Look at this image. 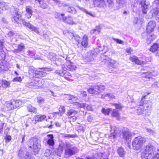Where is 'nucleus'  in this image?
<instances>
[{
  "instance_id": "338daca9",
  "label": "nucleus",
  "mask_w": 159,
  "mask_h": 159,
  "mask_svg": "<svg viewBox=\"0 0 159 159\" xmlns=\"http://www.w3.org/2000/svg\"><path fill=\"white\" fill-rule=\"evenodd\" d=\"M14 33L12 32V31H9L8 33L6 34L7 36L9 37H12L14 35Z\"/></svg>"
},
{
  "instance_id": "dca6fc26",
  "label": "nucleus",
  "mask_w": 159,
  "mask_h": 159,
  "mask_svg": "<svg viewBox=\"0 0 159 159\" xmlns=\"http://www.w3.org/2000/svg\"><path fill=\"white\" fill-rule=\"evenodd\" d=\"M47 137H48L47 141V144L50 146H53L54 145L55 142L53 134H48Z\"/></svg>"
},
{
  "instance_id": "603ef678",
  "label": "nucleus",
  "mask_w": 159,
  "mask_h": 159,
  "mask_svg": "<svg viewBox=\"0 0 159 159\" xmlns=\"http://www.w3.org/2000/svg\"><path fill=\"white\" fill-rule=\"evenodd\" d=\"M7 4L5 2H2L0 3V8L2 10H5L7 6Z\"/></svg>"
},
{
  "instance_id": "423d86ee",
  "label": "nucleus",
  "mask_w": 159,
  "mask_h": 159,
  "mask_svg": "<svg viewBox=\"0 0 159 159\" xmlns=\"http://www.w3.org/2000/svg\"><path fill=\"white\" fill-rule=\"evenodd\" d=\"M13 17L11 20L12 22L17 23H20L23 20L21 19L20 12L19 11L18 9L16 8L14 9V11L12 14Z\"/></svg>"
},
{
  "instance_id": "473e14b6",
  "label": "nucleus",
  "mask_w": 159,
  "mask_h": 159,
  "mask_svg": "<svg viewBox=\"0 0 159 159\" xmlns=\"http://www.w3.org/2000/svg\"><path fill=\"white\" fill-rule=\"evenodd\" d=\"M141 159H149L150 154L143 150L141 154Z\"/></svg>"
},
{
  "instance_id": "3c124183",
  "label": "nucleus",
  "mask_w": 159,
  "mask_h": 159,
  "mask_svg": "<svg viewBox=\"0 0 159 159\" xmlns=\"http://www.w3.org/2000/svg\"><path fill=\"white\" fill-rule=\"evenodd\" d=\"M22 23L25 25L26 26L28 27L30 29L31 28V27L32 26V25L31 24H30L29 23L26 22L25 20H23L21 22Z\"/></svg>"
},
{
  "instance_id": "0e129e2a",
  "label": "nucleus",
  "mask_w": 159,
  "mask_h": 159,
  "mask_svg": "<svg viewBox=\"0 0 159 159\" xmlns=\"http://www.w3.org/2000/svg\"><path fill=\"white\" fill-rule=\"evenodd\" d=\"M22 80V78L21 77H15L13 80V81L14 82H16V81H18V82H20Z\"/></svg>"
},
{
  "instance_id": "6ab92c4d",
  "label": "nucleus",
  "mask_w": 159,
  "mask_h": 159,
  "mask_svg": "<svg viewBox=\"0 0 159 159\" xmlns=\"http://www.w3.org/2000/svg\"><path fill=\"white\" fill-rule=\"evenodd\" d=\"M68 65H66V66H64V69L67 70L73 71L76 69V66L73 65V63H71L70 61L69 62V63H67Z\"/></svg>"
},
{
  "instance_id": "de8ad7c7",
  "label": "nucleus",
  "mask_w": 159,
  "mask_h": 159,
  "mask_svg": "<svg viewBox=\"0 0 159 159\" xmlns=\"http://www.w3.org/2000/svg\"><path fill=\"white\" fill-rule=\"evenodd\" d=\"M38 69L46 71H52L53 70V68L50 67H48L46 68H39Z\"/></svg>"
},
{
  "instance_id": "cd10ccee",
  "label": "nucleus",
  "mask_w": 159,
  "mask_h": 159,
  "mask_svg": "<svg viewBox=\"0 0 159 159\" xmlns=\"http://www.w3.org/2000/svg\"><path fill=\"white\" fill-rule=\"evenodd\" d=\"M66 98L69 101L70 103H74L78 99L76 97H74L72 95H68Z\"/></svg>"
},
{
  "instance_id": "5701e85b",
  "label": "nucleus",
  "mask_w": 159,
  "mask_h": 159,
  "mask_svg": "<svg viewBox=\"0 0 159 159\" xmlns=\"http://www.w3.org/2000/svg\"><path fill=\"white\" fill-rule=\"evenodd\" d=\"M111 133L109 136V139H111L112 141H114L115 139L116 138V135L115 133V130L114 129L115 128L111 127Z\"/></svg>"
},
{
  "instance_id": "72a5a7b5",
  "label": "nucleus",
  "mask_w": 159,
  "mask_h": 159,
  "mask_svg": "<svg viewBox=\"0 0 159 159\" xmlns=\"http://www.w3.org/2000/svg\"><path fill=\"white\" fill-rule=\"evenodd\" d=\"M2 83V86L4 88L6 89L9 87L10 83L9 82L4 80H1Z\"/></svg>"
},
{
  "instance_id": "2eb2a0df",
  "label": "nucleus",
  "mask_w": 159,
  "mask_h": 159,
  "mask_svg": "<svg viewBox=\"0 0 159 159\" xmlns=\"http://www.w3.org/2000/svg\"><path fill=\"white\" fill-rule=\"evenodd\" d=\"M88 36L86 35H84L83 37L81 42L80 43V42H78V46H79V45L80 46L81 45L84 48L87 47L88 46Z\"/></svg>"
},
{
  "instance_id": "393cba45",
  "label": "nucleus",
  "mask_w": 159,
  "mask_h": 159,
  "mask_svg": "<svg viewBox=\"0 0 159 159\" xmlns=\"http://www.w3.org/2000/svg\"><path fill=\"white\" fill-rule=\"evenodd\" d=\"M5 105L7 108V110H10L14 109L13 100H12L9 102H7L5 103Z\"/></svg>"
},
{
  "instance_id": "69168bd1",
  "label": "nucleus",
  "mask_w": 159,
  "mask_h": 159,
  "mask_svg": "<svg viewBox=\"0 0 159 159\" xmlns=\"http://www.w3.org/2000/svg\"><path fill=\"white\" fill-rule=\"evenodd\" d=\"M35 53L34 52L32 51H29L28 52V55L30 57H35Z\"/></svg>"
},
{
  "instance_id": "e2e57ef3",
  "label": "nucleus",
  "mask_w": 159,
  "mask_h": 159,
  "mask_svg": "<svg viewBox=\"0 0 159 159\" xmlns=\"http://www.w3.org/2000/svg\"><path fill=\"white\" fill-rule=\"evenodd\" d=\"M81 9L82 11L85 12L86 14L89 15L90 16H93V15H92V13L91 12H89L85 8H81Z\"/></svg>"
},
{
  "instance_id": "774afa93",
  "label": "nucleus",
  "mask_w": 159,
  "mask_h": 159,
  "mask_svg": "<svg viewBox=\"0 0 159 159\" xmlns=\"http://www.w3.org/2000/svg\"><path fill=\"white\" fill-rule=\"evenodd\" d=\"M85 108L87 109V110L89 111H93V108L92 106L91 105H88L86 104V106L85 107Z\"/></svg>"
},
{
  "instance_id": "c85d7f7f",
  "label": "nucleus",
  "mask_w": 159,
  "mask_h": 159,
  "mask_svg": "<svg viewBox=\"0 0 159 159\" xmlns=\"http://www.w3.org/2000/svg\"><path fill=\"white\" fill-rule=\"evenodd\" d=\"M38 2L39 3L40 7L43 8L45 9L48 6V4L45 1L38 0Z\"/></svg>"
},
{
  "instance_id": "6e6d98bb",
  "label": "nucleus",
  "mask_w": 159,
  "mask_h": 159,
  "mask_svg": "<svg viewBox=\"0 0 159 159\" xmlns=\"http://www.w3.org/2000/svg\"><path fill=\"white\" fill-rule=\"evenodd\" d=\"M51 153V151L50 149H47L44 153V155L46 157H48L50 155Z\"/></svg>"
},
{
  "instance_id": "4c0bfd02",
  "label": "nucleus",
  "mask_w": 159,
  "mask_h": 159,
  "mask_svg": "<svg viewBox=\"0 0 159 159\" xmlns=\"http://www.w3.org/2000/svg\"><path fill=\"white\" fill-rule=\"evenodd\" d=\"M111 115L112 116L116 117L117 119L119 118L120 114L118 111L113 109L112 111Z\"/></svg>"
},
{
  "instance_id": "f704fd0d",
  "label": "nucleus",
  "mask_w": 159,
  "mask_h": 159,
  "mask_svg": "<svg viewBox=\"0 0 159 159\" xmlns=\"http://www.w3.org/2000/svg\"><path fill=\"white\" fill-rule=\"evenodd\" d=\"M62 19L63 21L66 20V22L67 23L69 24H74L73 20V19L71 17L66 18V17L64 16L62 18Z\"/></svg>"
},
{
  "instance_id": "bb28decb",
  "label": "nucleus",
  "mask_w": 159,
  "mask_h": 159,
  "mask_svg": "<svg viewBox=\"0 0 159 159\" xmlns=\"http://www.w3.org/2000/svg\"><path fill=\"white\" fill-rule=\"evenodd\" d=\"M117 152L120 157H123L124 156L126 152L122 147L119 148L117 150Z\"/></svg>"
},
{
  "instance_id": "f8f14e48",
  "label": "nucleus",
  "mask_w": 159,
  "mask_h": 159,
  "mask_svg": "<svg viewBox=\"0 0 159 159\" xmlns=\"http://www.w3.org/2000/svg\"><path fill=\"white\" fill-rule=\"evenodd\" d=\"M140 4L141 5V7L142 12L143 14H146L148 11V5L146 4V0H138Z\"/></svg>"
},
{
  "instance_id": "49530a36",
  "label": "nucleus",
  "mask_w": 159,
  "mask_h": 159,
  "mask_svg": "<svg viewBox=\"0 0 159 159\" xmlns=\"http://www.w3.org/2000/svg\"><path fill=\"white\" fill-rule=\"evenodd\" d=\"M66 69H64V70H57L56 71L55 73L57 74L60 75L61 76H63L64 72L65 70Z\"/></svg>"
},
{
  "instance_id": "b1692460",
  "label": "nucleus",
  "mask_w": 159,
  "mask_h": 159,
  "mask_svg": "<svg viewBox=\"0 0 159 159\" xmlns=\"http://www.w3.org/2000/svg\"><path fill=\"white\" fill-rule=\"evenodd\" d=\"M25 49V47L24 44L21 43L20 44L18 45V48L14 49L13 51V52L15 53H19L21 52L24 51Z\"/></svg>"
},
{
  "instance_id": "39448f33",
  "label": "nucleus",
  "mask_w": 159,
  "mask_h": 159,
  "mask_svg": "<svg viewBox=\"0 0 159 159\" xmlns=\"http://www.w3.org/2000/svg\"><path fill=\"white\" fill-rule=\"evenodd\" d=\"M105 89V87L103 85H98L89 88L88 90V91L90 93L97 95L101 93V90H103Z\"/></svg>"
},
{
  "instance_id": "4be33fe9",
  "label": "nucleus",
  "mask_w": 159,
  "mask_h": 159,
  "mask_svg": "<svg viewBox=\"0 0 159 159\" xmlns=\"http://www.w3.org/2000/svg\"><path fill=\"white\" fill-rule=\"evenodd\" d=\"M26 11L25 17L28 19L30 18L32 15L33 12L31 7L30 6H27L26 7Z\"/></svg>"
},
{
  "instance_id": "2f4dec72",
  "label": "nucleus",
  "mask_w": 159,
  "mask_h": 159,
  "mask_svg": "<svg viewBox=\"0 0 159 159\" xmlns=\"http://www.w3.org/2000/svg\"><path fill=\"white\" fill-rule=\"evenodd\" d=\"M46 75L47 73L43 71V70L40 71L37 70V71L36 76V77H44L46 76Z\"/></svg>"
},
{
  "instance_id": "0eeeda50",
  "label": "nucleus",
  "mask_w": 159,
  "mask_h": 159,
  "mask_svg": "<svg viewBox=\"0 0 159 159\" xmlns=\"http://www.w3.org/2000/svg\"><path fill=\"white\" fill-rule=\"evenodd\" d=\"M143 150L150 155H152L153 156L156 154V153L157 152V148L151 144H148L146 146L144 147Z\"/></svg>"
},
{
  "instance_id": "4d7b16f0",
  "label": "nucleus",
  "mask_w": 159,
  "mask_h": 159,
  "mask_svg": "<svg viewBox=\"0 0 159 159\" xmlns=\"http://www.w3.org/2000/svg\"><path fill=\"white\" fill-rule=\"evenodd\" d=\"M64 15L65 14L64 13L61 14L59 13H57L55 15V17L57 18H60V16H61L62 18L63 17H64Z\"/></svg>"
},
{
  "instance_id": "6e6552de",
  "label": "nucleus",
  "mask_w": 159,
  "mask_h": 159,
  "mask_svg": "<svg viewBox=\"0 0 159 159\" xmlns=\"http://www.w3.org/2000/svg\"><path fill=\"white\" fill-rule=\"evenodd\" d=\"M121 136L125 141L129 142L131 140L132 133L128 129L126 128L122 131Z\"/></svg>"
},
{
  "instance_id": "9b49d317",
  "label": "nucleus",
  "mask_w": 159,
  "mask_h": 159,
  "mask_svg": "<svg viewBox=\"0 0 159 159\" xmlns=\"http://www.w3.org/2000/svg\"><path fill=\"white\" fill-rule=\"evenodd\" d=\"M150 112L148 109H145L144 106H139L137 110V113L138 115H143V116H149Z\"/></svg>"
},
{
  "instance_id": "864d4df0",
  "label": "nucleus",
  "mask_w": 159,
  "mask_h": 159,
  "mask_svg": "<svg viewBox=\"0 0 159 159\" xmlns=\"http://www.w3.org/2000/svg\"><path fill=\"white\" fill-rule=\"evenodd\" d=\"M63 77L66 78L71 77V74L70 73L65 70Z\"/></svg>"
},
{
  "instance_id": "79ce46f5",
  "label": "nucleus",
  "mask_w": 159,
  "mask_h": 159,
  "mask_svg": "<svg viewBox=\"0 0 159 159\" xmlns=\"http://www.w3.org/2000/svg\"><path fill=\"white\" fill-rule=\"evenodd\" d=\"M106 97H108L110 98H115V96L113 95L110 93H107L106 94L102 95L101 96V98H104Z\"/></svg>"
},
{
  "instance_id": "5fc2aeb1",
  "label": "nucleus",
  "mask_w": 159,
  "mask_h": 159,
  "mask_svg": "<svg viewBox=\"0 0 159 159\" xmlns=\"http://www.w3.org/2000/svg\"><path fill=\"white\" fill-rule=\"evenodd\" d=\"M37 70H35L33 68L31 67L30 68L29 70V73L30 74L32 73L35 74V76H36V72Z\"/></svg>"
},
{
  "instance_id": "ddd939ff",
  "label": "nucleus",
  "mask_w": 159,
  "mask_h": 159,
  "mask_svg": "<svg viewBox=\"0 0 159 159\" xmlns=\"http://www.w3.org/2000/svg\"><path fill=\"white\" fill-rule=\"evenodd\" d=\"M43 81L42 80L38 79L37 80L34 81L31 83V85L35 89L40 88L43 86Z\"/></svg>"
},
{
  "instance_id": "7ed1b4c3",
  "label": "nucleus",
  "mask_w": 159,
  "mask_h": 159,
  "mask_svg": "<svg viewBox=\"0 0 159 159\" xmlns=\"http://www.w3.org/2000/svg\"><path fill=\"white\" fill-rule=\"evenodd\" d=\"M146 139L145 138L141 136L136 137L132 142L133 148L136 150H138L141 148L145 144Z\"/></svg>"
},
{
  "instance_id": "4468645a",
  "label": "nucleus",
  "mask_w": 159,
  "mask_h": 159,
  "mask_svg": "<svg viewBox=\"0 0 159 159\" xmlns=\"http://www.w3.org/2000/svg\"><path fill=\"white\" fill-rule=\"evenodd\" d=\"M156 25L155 21H150L148 24L146 28V31L148 33H150L153 31Z\"/></svg>"
},
{
  "instance_id": "58836bf2",
  "label": "nucleus",
  "mask_w": 159,
  "mask_h": 159,
  "mask_svg": "<svg viewBox=\"0 0 159 159\" xmlns=\"http://www.w3.org/2000/svg\"><path fill=\"white\" fill-rule=\"evenodd\" d=\"M5 52L3 49H0V60H4L6 57Z\"/></svg>"
},
{
  "instance_id": "37998d69",
  "label": "nucleus",
  "mask_w": 159,
  "mask_h": 159,
  "mask_svg": "<svg viewBox=\"0 0 159 159\" xmlns=\"http://www.w3.org/2000/svg\"><path fill=\"white\" fill-rule=\"evenodd\" d=\"M107 6L110 8V9H112L113 8L114 6L113 1H107Z\"/></svg>"
},
{
  "instance_id": "09e8293b",
  "label": "nucleus",
  "mask_w": 159,
  "mask_h": 159,
  "mask_svg": "<svg viewBox=\"0 0 159 159\" xmlns=\"http://www.w3.org/2000/svg\"><path fill=\"white\" fill-rule=\"evenodd\" d=\"M37 101L39 104H41L43 103L44 102V99L42 97H39L37 98Z\"/></svg>"
},
{
  "instance_id": "e433bc0d",
  "label": "nucleus",
  "mask_w": 159,
  "mask_h": 159,
  "mask_svg": "<svg viewBox=\"0 0 159 159\" xmlns=\"http://www.w3.org/2000/svg\"><path fill=\"white\" fill-rule=\"evenodd\" d=\"M28 111L30 112H32L36 113L37 112V109L31 105H29L27 107Z\"/></svg>"
},
{
  "instance_id": "680f3d73",
  "label": "nucleus",
  "mask_w": 159,
  "mask_h": 159,
  "mask_svg": "<svg viewBox=\"0 0 159 159\" xmlns=\"http://www.w3.org/2000/svg\"><path fill=\"white\" fill-rule=\"evenodd\" d=\"M151 87L153 88H159V82H155L153 84H152Z\"/></svg>"
},
{
  "instance_id": "f257e3e1",
  "label": "nucleus",
  "mask_w": 159,
  "mask_h": 159,
  "mask_svg": "<svg viewBox=\"0 0 159 159\" xmlns=\"http://www.w3.org/2000/svg\"><path fill=\"white\" fill-rule=\"evenodd\" d=\"M101 61L107 64H108L111 67L116 68L119 66V63L115 61L111 60L107 56L104 55H102L101 57Z\"/></svg>"
},
{
  "instance_id": "f03ea898",
  "label": "nucleus",
  "mask_w": 159,
  "mask_h": 159,
  "mask_svg": "<svg viewBox=\"0 0 159 159\" xmlns=\"http://www.w3.org/2000/svg\"><path fill=\"white\" fill-rule=\"evenodd\" d=\"M30 148H32L34 154H36L41 148V145L39 143V140L35 138H32L30 140Z\"/></svg>"
},
{
  "instance_id": "7c9ffc66",
  "label": "nucleus",
  "mask_w": 159,
  "mask_h": 159,
  "mask_svg": "<svg viewBox=\"0 0 159 159\" xmlns=\"http://www.w3.org/2000/svg\"><path fill=\"white\" fill-rule=\"evenodd\" d=\"M66 9L67 11L72 14H75L76 13V10L73 7H70L69 6L66 5Z\"/></svg>"
},
{
  "instance_id": "c9c22d12",
  "label": "nucleus",
  "mask_w": 159,
  "mask_h": 159,
  "mask_svg": "<svg viewBox=\"0 0 159 159\" xmlns=\"http://www.w3.org/2000/svg\"><path fill=\"white\" fill-rule=\"evenodd\" d=\"M77 113V112L75 110L71 109L67 111V116L71 117L73 116H75Z\"/></svg>"
},
{
  "instance_id": "412c9836",
  "label": "nucleus",
  "mask_w": 159,
  "mask_h": 159,
  "mask_svg": "<svg viewBox=\"0 0 159 159\" xmlns=\"http://www.w3.org/2000/svg\"><path fill=\"white\" fill-rule=\"evenodd\" d=\"M46 117V116L44 115H38L34 117L33 121H34V123L35 124L37 122L43 121L45 119Z\"/></svg>"
},
{
  "instance_id": "8fccbe9b",
  "label": "nucleus",
  "mask_w": 159,
  "mask_h": 159,
  "mask_svg": "<svg viewBox=\"0 0 159 159\" xmlns=\"http://www.w3.org/2000/svg\"><path fill=\"white\" fill-rule=\"evenodd\" d=\"M112 105L115 106L116 108L119 110L121 109L123 107V106L120 103H114L112 104Z\"/></svg>"
},
{
  "instance_id": "a19ab883",
  "label": "nucleus",
  "mask_w": 159,
  "mask_h": 159,
  "mask_svg": "<svg viewBox=\"0 0 159 159\" xmlns=\"http://www.w3.org/2000/svg\"><path fill=\"white\" fill-rule=\"evenodd\" d=\"M111 111V108L105 109V108H102L101 111L102 113L104 114L105 115H109Z\"/></svg>"
},
{
  "instance_id": "ea45409f",
  "label": "nucleus",
  "mask_w": 159,
  "mask_h": 159,
  "mask_svg": "<svg viewBox=\"0 0 159 159\" xmlns=\"http://www.w3.org/2000/svg\"><path fill=\"white\" fill-rule=\"evenodd\" d=\"M13 102L14 106V109L17 108L21 105V102L19 100H17L16 101L13 100Z\"/></svg>"
},
{
  "instance_id": "20e7f679",
  "label": "nucleus",
  "mask_w": 159,
  "mask_h": 159,
  "mask_svg": "<svg viewBox=\"0 0 159 159\" xmlns=\"http://www.w3.org/2000/svg\"><path fill=\"white\" fill-rule=\"evenodd\" d=\"M64 145L66 147L65 154L68 156L73 155L78 150L76 148L73 147L72 144L69 142H65Z\"/></svg>"
},
{
  "instance_id": "13d9d810",
  "label": "nucleus",
  "mask_w": 159,
  "mask_h": 159,
  "mask_svg": "<svg viewBox=\"0 0 159 159\" xmlns=\"http://www.w3.org/2000/svg\"><path fill=\"white\" fill-rule=\"evenodd\" d=\"M66 35L67 36L69 39H72L74 37V34L72 33L68 32Z\"/></svg>"
},
{
  "instance_id": "aec40b11",
  "label": "nucleus",
  "mask_w": 159,
  "mask_h": 159,
  "mask_svg": "<svg viewBox=\"0 0 159 159\" xmlns=\"http://www.w3.org/2000/svg\"><path fill=\"white\" fill-rule=\"evenodd\" d=\"M93 3L95 6L99 7H104L106 5L104 0H93Z\"/></svg>"
},
{
  "instance_id": "9d476101",
  "label": "nucleus",
  "mask_w": 159,
  "mask_h": 159,
  "mask_svg": "<svg viewBox=\"0 0 159 159\" xmlns=\"http://www.w3.org/2000/svg\"><path fill=\"white\" fill-rule=\"evenodd\" d=\"M18 156L22 159H34L33 157L30 155L28 152H26L25 154V151L22 149H20L18 153Z\"/></svg>"
},
{
  "instance_id": "a878e982",
  "label": "nucleus",
  "mask_w": 159,
  "mask_h": 159,
  "mask_svg": "<svg viewBox=\"0 0 159 159\" xmlns=\"http://www.w3.org/2000/svg\"><path fill=\"white\" fill-rule=\"evenodd\" d=\"M158 49H159V42L158 41V43H154L151 47L149 50L153 52H155L157 51V52Z\"/></svg>"
},
{
  "instance_id": "052dcab7",
  "label": "nucleus",
  "mask_w": 159,
  "mask_h": 159,
  "mask_svg": "<svg viewBox=\"0 0 159 159\" xmlns=\"http://www.w3.org/2000/svg\"><path fill=\"white\" fill-rule=\"evenodd\" d=\"M113 40L115 41L116 42L120 44H123V41L122 40L118 39H115L114 38H113Z\"/></svg>"
},
{
  "instance_id": "1a4fd4ad",
  "label": "nucleus",
  "mask_w": 159,
  "mask_h": 159,
  "mask_svg": "<svg viewBox=\"0 0 159 159\" xmlns=\"http://www.w3.org/2000/svg\"><path fill=\"white\" fill-rule=\"evenodd\" d=\"M149 15L150 16V18L155 16L156 20L159 22V5H158L157 7L151 10Z\"/></svg>"
},
{
  "instance_id": "a18cd8bd",
  "label": "nucleus",
  "mask_w": 159,
  "mask_h": 159,
  "mask_svg": "<svg viewBox=\"0 0 159 159\" xmlns=\"http://www.w3.org/2000/svg\"><path fill=\"white\" fill-rule=\"evenodd\" d=\"M30 29L33 31L36 32L38 34H39L40 33V32L39 31V28L34 26L33 25H32V26L31 27V28H30Z\"/></svg>"
},
{
  "instance_id": "c03bdc74",
  "label": "nucleus",
  "mask_w": 159,
  "mask_h": 159,
  "mask_svg": "<svg viewBox=\"0 0 159 159\" xmlns=\"http://www.w3.org/2000/svg\"><path fill=\"white\" fill-rule=\"evenodd\" d=\"M47 32L45 31H43L42 33H40L39 35L43 37L45 39H48L49 38V35Z\"/></svg>"
},
{
  "instance_id": "c756f323",
  "label": "nucleus",
  "mask_w": 159,
  "mask_h": 159,
  "mask_svg": "<svg viewBox=\"0 0 159 159\" xmlns=\"http://www.w3.org/2000/svg\"><path fill=\"white\" fill-rule=\"evenodd\" d=\"M149 33V34L148 35V38L147 40V42L148 44H149L150 42L152 41H153L156 38V36L154 34H152Z\"/></svg>"
},
{
  "instance_id": "bf43d9fd",
  "label": "nucleus",
  "mask_w": 159,
  "mask_h": 159,
  "mask_svg": "<svg viewBox=\"0 0 159 159\" xmlns=\"http://www.w3.org/2000/svg\"><path fill=\"white\" fill-rule=\"evenodd\" d=\"M5 142L7 143L9 142L11 139V137L10 135H6L5 136Z\"/></svg>"
},
{
  "instance_id": "a211bd4d",
  "label": "nucleus",
  "mask_w": 159,
  "mask_h": 159,
  "mask_svg": "<svg viewBox=\"0 0 159 159\" xmlns=\"http://www.w3.org/2000/svg\"><path fill=\"white\" fill-rule=\"evenodd\" d=\"M147 94H145L144 96L142 97L140 102H139V105L140 106H143L144 107H146L147 108L149 107V106L147 104V102H148L147 100H146L145 99L146 98V96L147 95L149 94L150 93H146Z\"/></svg>"
},
{
  "instance_id": "f3484780",
  "label": "nucleus",
  "mask_w": 159,
  "mask_h": 159,
  "mask_svg": "<svg viewBox=\"0 0 159 159\" xmlns=\"http://www.w3.org/2000/svg\"><path fill=\"white\" fill-rule=\"evenodd\" d=\"M129 60L133 62H134L136 64L139 65L144 64H145L144 61L139 60L136 56H134L132 57H130Z\"/></svg>"
}]
</instances>
